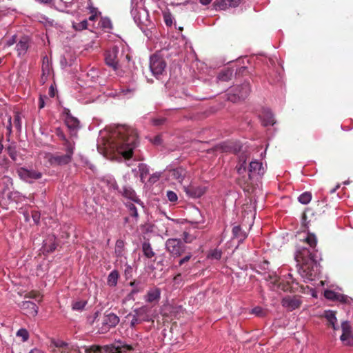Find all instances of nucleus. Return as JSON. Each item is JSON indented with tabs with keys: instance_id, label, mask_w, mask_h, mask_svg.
<instances>
[{
	"instance_id": "obj_56",
	"label": "nucleus",
	"mask_w": 353,
	"mask_h": 353,
	"mask_svg": "<svg viewBox=\"0 0 353 353\" xmlns=\"http://www.w3.org/2000/svg\"><path fill=\"white\" fill-rule=\"evenodd\" d=\"M54 346L58 348H65L68 346V343L63 341L58 340L57 341L53 342Z\"/></svg>"
},
{
	"instance_id": "obj_55",
	"label": "nucleus",
	"mask_w": 353,
	"mask_h": 353,
	"mask_svg": "<svg viewBox=\"0 0 353 353\" xmlns=\"http://www.w3.org/2000/svg\"><path fill=\"white\" fill-rule=\"evenodd\" d=\"M151 141L154 145H161L162 143L161 135L159 134V135L155 136L152 139H151Z\"/></svg>"
},
{
	"instance_id": "obj_1",
	"label": "nucleus",
	"mask_w": 353,
	"mask_h": 353,
	"mask_svg": "<svg viewBox=\"0 0 353 353\" xmlns=\"http://www.w3.org/2000/svg\"><path fill=\"white\" fill-rule=\"evenodd\" d=\"M137 129L126 125H118L101 134L97 148L101 154H133L139 145Z\"/></svg>"
},
{
	"instance_id": "obj_7",
	"label": "nucleus",
	"mask_w": 353,
	"mask_h": 353,
	"mask_svg": "<svg viewBox=\"0 0 353 353\" xmlns=\"http://www.w3.org/2000/svg\"><path fill=\"white\" fill-rule=\"evenodd\" d=\"M248 171V177L245 183L248 185L254 178H261L264 175L266 171V165H263V163L259 161H252L249 163Z\"/></svg>"
},
{
	"instance_id": "obj_44",
	"label": "nucleus",
	"mask_w": 353,
	"mask_h": 353,
	"mask_svg": "<svg viewBox=\"0 0 353 353\" xmlns=\"http://www.w3.org/2000/svg\"><path fill=\"white\" fill-rule=\"evenodd\" d=\"M338 293L330 290H326L324 292V296L325 299L330 300V301H335L336 299Z\"/></svg>"
},
{
	"instance_id": "obj_21",
	"label": "nucleus",
	"mask_w": 353,
	"mask_h": 353,
	"mask_svg": "<svg viewBox=\"0 0 353 353\" xmlns=\"http://www.w3.org/2000/svg\"><path fill=\"white\" fill-rule=\"evenodd\" d=\"M183 189L184 192L188 196L194 199L202 196L206 191V188L205 187L194 186L192 185L184 186Z\"/></svg>"
},
{
	"instance_id": "obj_52",
	"label": "nucleus",
	"mask_w": 353,
	"mask_h": 353,
	"mask_svg": "<svg viewBox=\"0 0 353 353\" xmlns=\"http://www.w3.org/2000/svg\"><path fill=\"white\" fill-rule=\"evenodd\" d=\"M183 281V279L181 273H178L173 278V282L174 285H180L182 283Z\"/></svg>"
},
{
	"instance_id": "obj_37",
	"label": "nucleus",
	"mask_w": 353,
	"mask_h": 353,
	"mask_svg": "<svg viewBox=\"0 0 353 353\" xmlns=\"http://www.w3.org/2000/svg\"><path fill=\"white\" fill-rule=\"evenodd\" d=\"M305 241L310 246V249L308 248L310 251L313 252L314 250H317L316 249L317 239L314 234L308 233L307 236L305 239Z\"/></svg>"
},
{
	"instance_id": "obj_13",
	"label": "nucleus",
	"mask_w": 353,
	"mask_h": 353,
	"mask_svg": "<svg viewBox=\"0 0 353 353\" xmlns=\"http://www.w3.org/2000/svg\"><path fill=\"white\" fill-rule=\"evenodd\" d=\"M301 303L302 301L299 296L288 295L281 300L282 306L290 312L300 307Z\"/></svg>"
},
{
	"instance_id": "obj_36",
	"label": "nucleus",
	"mask_w": 353,
	"mask_h": 353,
	"mask_svg": "<svg viewBox=\"0 0 353 353\" xmlns=\"http://www.w3.org/2000/svg\"><path fill=\"white\" fill-rule=\"evenodd\" d=\"M125 242L123 240L118 239L116 241L114 253L117 258L121 257L124 254Z\"/></svg>"
},
{
	"instance_id": "obj_43",
	"label": "nucleus",
	"mask_w": 353,
	"mask_h": 353,
	"mask_svg": "<svg viewBox=\"0 0 353 353\" xmlns=\"http://www.w3.org/2000/svg\"><path fill=\"white\" fill-rule=\"evenodd\" d=\"M87 304L86 301L80 300L72 303V308L73 310L82 311Z\"/></svg>"
},
{
	"instance_id": "obj_20",
	"label": "nucleus",
	"mask_w": 353,
	"mask_h": 353,
	"mask_svg": "<svg viewBox=\"0 0 353 353\" xmlns=\"http://www.w3.org/2000/svg\"><path fill=\"white\" fill-rule=\"evenodd\" d=\"M161 294V289L157 287H154L147 292L146 294L144 296V300L148 303H153L155 305L160 301Z\"/></svg>"
},
{
	"instance_id": "obj_6",
	"label": "nucleus",
	"mask_w": 353,
	"mask_h": 353,
	"mask_svg": "<svg viewBox=\"0 0 353 353\" xmlns=\"http://www.w3.org/2000/svg\"><path fill=\"white\" fill-rule=\"evenodd\" d=\"M250 92V85L248 82H244L242 85L235 87L228 94V99L233 103L239 100H243L248 97Z\"/></svg>"
},
{
	"instance_id": "obj_45",
	"label": "nucleus",
	"mask_w": 353,
	"mask_h": 353,
	"mask_svg": "<svg viewBox=\"0 0 353 353\" xmlns=\"http://www.w3.org/2000/svg\"><path fill=\"white\" fill-rule=\"evenodd\" d=\"M172 176L174 179L181 181L184 179L183 170L179 168L173 170Z\"/></svg>"
},
{
	"instance_id": "obj_23",
	"label": "nucleus",
	"mask_w": 353,
	"mask_h": 353,
	"mask_svg": "<svg viewBox=\"0 0 353 353\" xmlns=\"http://www.w3.org/2000/svg\"><path fill=\"white\" fill-rule=\"evenodd\" d=\"M130 285L132 287V289L126 296L128 300H134V296L145 290V284L141 281L134 280L130 283Z\"/></svg>"
},
{
	"instance_id": "obj_15",
	"label": "nucleus",
	"mask_w": 353,
	"mask_h": 353,
	"mask_svg": "<svg viewBox=\"0 0 353 353\" xmlns=\"http://www.w3.org/2000/svg\"><path fill=\"white\" fill-rule=\"evenodd\" d=\"M342 334L340 337L342 342L346 345H353V333L352 332V327L349 321H343L341 323Z\"/></svg>"
},
{
	"instance_id": "obj_40",
	"label": "nucleus",
	"mask_w": 353,
	"mask_h": 353,
	"mask_svg": "<svg viewBox=\"0 0 353 353\" xmlns=\"http://www.w3.org/2000/svg\"><path fill=\"white\" fill-rule=\"evenodd\" d=\"M312 199V194L310 192H304L299 195L298 201L304 205H306L310 202Z\"/></svg>"
},
{
	"instance_id": "obj_64",
	"label": "nucleus",
	"mask_w": 353,
	"mask_h": 353,
	"mask_svg": "<svg viewBox=\"0 0 353 353\" xmlns=\"http://www.w3.org/2000/svg\"><path fill=\"white\" fill-rule=\"evenodd\" d=\"M93 348L94 350V353H103V346L99 345H93Z\"/></svg>"
},
{
	"instance_id": "obj_62",
	"label": "nucleus",
	"mask_w": 353,
	"mask_h": 353,
	"mask_svg": "<svg viewBox=\"0 0 353 353\" xmlns=\"http://www.w3.org/2000/svg\"><path fill=\"white\" fill-rule=\"evenodd\" d=\"M17 37L15 35L12 36V37L10 39H8L7 41H6V46H12L14 43H17Z\"/></svg>"
},
{
	"instance_id": "obj_61",
	"label": "nucleus",
	"mask_w": 353,
	"mask_h": 353,
	"mask_svg": "<svg viewBox=\"0 0 353 353\" xmlns=\"http://www.w3.org/2000/svg\"><path fill=\"white\" fill-rule=\"evenodd\" d=\"M32 219L35 224H38L40 220V214L37 212H34L32 214Z\"/></svg>"
},
{
	"instance_id": "obj_53",
	"label": "nucleus",
	"mask_w": 353,
	"mask_h": 353,
	"mask_svg": "<svg viewBox=\"0 0 353 353\" xmlns=\"http://www.w3.org/2000/svg\"><path fill=\"white\" fill-rule=\"evenodd\" d=\"M252 313L256 314L257 316H263L264 315V311L261 307H255L252 309Z\"/></svg>"
},
{
	"instance_id": "obj_12",
	"label": "nucleus",
	"mask_w": 353,
	"mask_h": 353,
	"mask_svg": "<svg viewBox=\"0 0 353 353\" xmlns=\"http://www.w3.org/2000/svg\"><path fill=\"white\" fill-rule=\"evenodd\" d=\"M14 127L17 133H20L21 132L22 128V121H21V114L19 112H15L13 116V118L9 117L8 120V125L6 126L7 129V137H10L12 132V128Z\"/></svg>"
},
{
	"instance_id": "obj_57",
	"label": "nucleus",
	"mask_w": 353,
	"mask_h": 353,
	"mask_svg": "<svg viewBox=\"0 0 353 353\" xmlns=\"http://www.w3.org/2000/svg\"><path fill=\"white\" fill-rule=\"evenodd\" d=\"M139 170L141 172V174H147L148 173V169L145 164L139 163Z\"/></svg>"
},
{
	"instance_id": "obj_54",
	"label": "nucleus",
	"mask_w": 353,
	"mask_h": 353,
	"mask_svg": "<svg viewBox=\"0 0 353 353\" xmlns=\"http://www.w3.org/2000/svg\"><path fill=\"white\" fill-rule=\"evenodd\" d=\"M183 239L184 240V243H191L193 241L194 237L190 235L187 232H184L183 233Z\"/></svg>"
},
{
	"instance_id": "obj_38",
	"label": "nucleus",
	"mask_w": 353,
	"mask_h": 353,
	"mask_svg": "<svg viewBox=\"0 0 353 353\" xmlns=\"http://www.w3.org/2000/svg\"><path fill=\"white\" fill-rule=\"evenodd\" d=\"M125 205L128 210L129 214L137 221L139 218V213L137 207L134 205V204L130 202L125 203Z\"/></svg>"
},
{
	"instance_id": "obj_48",
	"label": "nucleus",
	"mask_w": 353,
	"mask_h": 353,
	"mask_svg": "<svg viewBox=\"0 0 353 353\" xmlns=\"http://www.w3.org/2000/svg\"><path fill=\"white\" fill-rule=\"evenodd\" d=\"M163 19L167 26H172V16L170 12L163 13Z\"/></svg>"
},
{
	"instance_id": "obj_16",
	"label": "nucleus",
	"mask_w": 353,
	"mask_h": 353,
	"mask_svg": "<svg viewBox=\"0 0 353 353\" xmlns=\"http://www.w3.org/2000/svg\"><path fill=\"white\" fill-rule=\"evenodd\" d=\"M119 49L117 47L105 52V61L107 65L112 68L114 71L119 68V59L117 54Z\"/></svg>"
},
{
	"instance_id": "obj_51",
	"label": "nucleus",
	"mask_w": 353,
	"mask_h": 353,
	"mask_svg": "<svg viewBox=\"0 0 353 353\" xmlns=\"http://www.w3.org/2000/svg\"><path fill=\"white\" fill-rule=\"evenodd\" d=\"M335 301L342 303H346L348 301V297L345 294L338 293Z\"/></svg>"
},
{
	"instance_id": "obj_25",
	"label": "nucleus",
	"mask_w": 353,
	"mask_h": 353,
	"mask_svg": "<svg viewBox=\"0 0 353 353\" xmlns=\"http://www.w3.org/2000/svg\"><path fill=\"white\" fill-rule=\"evenodd\" d=\"M30 39L28 37H22L19 41L17 42L16 50L19 56L23 55L26 53L29 48Z\"/></svg>"
},
{
	"instance_id": "obj_22",
	"label": "nucleus",
	"mask_w": 353,
	"mask_h": 353,
	"mask_svg": "<svg viewBox=\"0 0 353 353\" xmlns=\"http://www.w3.org/2000/svg\"><path fill=\"white\" fill-rule=\"evenodd\" d=\"M57 135L62 141L63 150L67 154H72L74 150V142L73 140L66 139L63 132L59 129L57 130Z\"/></svg>"
},
{
	"instance_id": "obj_24",
	"label": "nucleus",
	"mask_w": 353,
	"mask_h": 353,
	"mask_svg": "<svg viewBox=\"0 0 353 353\" xmlns=\"http://www.w3.org/2000/svg\"><path fill=\"white\" fill-rule=\"evenodd\" d=\"M50 164L52 166L63 165L71 161L72 156H46Z\"/></svg>"
},
{
	"instance_id": "obj_35",
	"label": "nucleus",
	"mask_w": 353,
	"mask_h": 353,
	"mask_svg": "<svg viewBox=\"0 0 353 353\" xmlns=\"http://www.w3.org/2000/svg\"><path fill=\"white\" fill-rule=\"evenodd\" d=\"M119 277V272L116 270H112L108 276V285L110 287L117 285Z\"/></svg>"
},
{
	"instance_id": "obj_29",
	"label": "nucleus",
	"mask_w": 353,
	"mask_h": 353,
	"mask_svg": "<svg viewBox=\"0 0 353 353\" xmlns=\"http://www.w3.org/2000/svg\"><path fill=\"white\" fill-rule=\"evenodd\" d=\"M111 157L109 159L110 161H116L118 162H123L128 166H131L136 161L143 160V159H133L134 156H110Z\"/></svg>"
},
{
	"instance_id": "obj_11",
	"label": "nucleus",
	"mask_w": 353,
	"mask_h": 353,
	"mask_svg": "<svg viewBox=\"0 0 353 353\" xmlns=\"http://www.w3.org/2000/svg\"><path fill=\"white\" fill-rule=\"evenodd\" d=\"M135 316L138 317L143 322H154V315L152 307L144 305L133 310Z\"/></svg>"
},
{
	"instance_id": "obj_50",
	"label": "nucleus",
	"mask_w": 353,
	"mask_h": 353,
	"mask_svg": "<svg viewBox=\"0 0 353 353\" xmlns=\"http://www.w3.org/2000/svg\"><path fill=\"white\" fill-rule=\"evenodd\" d=\"M141 323H142V321L138 317L135 316V314L134 313L132 315V319L130 321V327L132 329L135 328L138 324H140Z\"/></svg>"
},
{
	"instance_id": "obj_33",
	"label": "nucleus",
	"mask_w": 353,
	"mask_h": 353,
	"mask_svg": "<svg viewBox=\"0 0 353 353\" xmlns=\"http://www.w3.org/2000/svg\"><path fill=\"white\" fill-rule=\"evenodd\" d=\"M246 156H240L239 161L236 166L237 173L239 175H243L247 172V163L245 159Z\"/></svg>"
},
{
	"instance_id": "obj_59",
	"label": "nucleus",
	"mask_w": 353,
	"mask_h": 353,
	"mask_svg": "<svg viewBox=\"0 0 353 353\" xmlns=\"http://www.w3.org/2000/svg\"><path fill=\"white\" fill-rule=\"evenodd\" d=\"M45 99H47L46 96L40 95L39 99V108L42 109L45 106Z\"/></svg>"
},
{
	"instance_id": "obj_4",
	"label": "nucleus",
	"mask_w": 353,
	"mask_h": 353,
	"mask_svg": "<svg viewBox=\"0 0 353 353\" xmlns=\"http://www.w3.org/2000/svg\"><path fill=\"white\" fill-rule=\"evenodd\" d=\"M268 266L269 262L265 260L260 264H259L258 268L260 270L265 271V272L263 273L264 279L267 281H270L271 290H276L277 289H281L284 291L288 290V287L283 285L281 283L279 282L280 278L275 272L268 273L266 272L267 270H268Z\"/></svg>"
},
{
	"instance_id": "obj_58",
	"label": "nucleus",
	"mask_w": 353,
	"mask_h": 353,
	"mask_svg": "<svg viewBox=\"0 0 353 353\" xmlns=\"http://www.w3.org/2000/svg\"><path fill=\"white\" fill-rule=\"evenodd\" d=\"M165 121V118H158V119H154L152 120V123L154 125L158 126L163 125Z\"/></svg>"
},
{
	"instance_id": "obj_31",
	"label": "nucleus",
	"mask_w": 353,
	"mask_h": 353,
	"mask_svg": "<svg viewBox=\"0 0 353 353\" xmlns=\"http://www.w3.org/2000/svg\"><path fill=\"white\" fill-rule=\"evenodd\" d=\"M324 317L334 330L339 328V326H336L337 319L336 316V312L332 310H326L325 311Z\"/></svg>"
},
{
	"instance_id": "obj_63",
	"label": "nucleus",
	"mask_w": 353,
	"mask_h": 353,
	"mask_svg": "<svg viewBox=\"0 0 353 353\" xmlns=\"http://www.w3.org/2000/svg\"><path fill=\"white\" fill-rule=\"evenodd\" d=\"M97 18V11L93 8L91 10V15L89 17L88 19L90 21H95Z\"/></svg>"
},
{
	"instance_id": "obj_30",
	"label": "nucleus",
	"mask_w": 353,
	"mask_h": 353,
	"mask_svg": "<svg viewBox=\"0 0 353 353\" xmlns=\"http://www.w3.org/2000/svg\"><path fill=\"white\" fill-rule=\"evenodd\" d=\"M232 238L238 239L239 243H243L248 236L247 233L242 230L240 225L234 226L232 228Z\"/></svg>"
},
{
	"instance_id": "obj_28",
	"label": "nucleus",
	"mask_w": 353,
	"mask_h": 353,
	"mask_svg": "<svg viewBox=\"0 0 353 353\" xmlns=\"http://www.w3.org/2000/svg\"><path fill=\"white\" fill-rule=\"evenodd\" d=\"M260 119L262 125L264 127L268 125H273L275 123V120L273 114L269 110H264L260 116Z\"/></svg>"
},
{
	"instance_id": "obj_14",
	"label": "nucleus",
	"mask_w": 353,
	"mask_h": 353,
	"mask_svg": "<svg viewBox=\"0 0 353 353\" xmlns=\"http://www.w3.org/2000/svg\"><path fill=\"white\" fill-rule=\"evenodd\" d=\"M118 345L111 344L103 346V353H125L134 350L133 347L130 345L123 344L121 342H118Z\"/></svg>"
},
{
	"instance_id": "obj_42",
	"label": "nucleus",
	"mask_w": 353,
	"mask_h": 353,
	"mask_svg": "<svg viewBox=\"0 0 353 353\" xmlns=\"http://www.w3.org/2000/svg\"><path fill=\"white\" fill-rule=\"evenodd\" d=\"M72 27L77 31H81L88 28V23L86 19H84L79 23L73 22Z\"/></svg>"
},
{
	"instance_id": "obj_8",
	"label": "nucleus",
	"mask_w": 353,
	"mask_h": 353,
	"mask_svg": "<svg viewBox=\"0 0 353 353\" xmlns=\"http://www.w3.org/2000/svg\"><path fill=\"white\" fill-rule=\"evenodd\" d=\"M167 250L174 257L180 256L186 250V245L179 239H168L165 242Z\"/></svg>"
},
{
	"instance_id": "obj_46",
	"label": "nucleus",
	"mask_w": 353,
	"mask_h": 353,
	"mask_svg": "<svg viewBox=\"0 0 353 353\" xmlns=\"http://www.w3.org/2000/svg\"><path fill=\"white\" fill-rule=\"evenodd\" d=\"M17 336L21 337L23 341H26L29 338V334L26 329L21 328L17 332Z\"/></svg>"
},
{
	"instance_id": "obj_34",
	"label": "nucleus",
	"mask_w": 353,
	"mask_h": 353,
	"mask_svg": "<svg viewBox=\"0 0 353 353\" xmlns=\"http://www.w3.org/2000/svg\"><path fill=\"white\" fill-rule=\"evenodd\" d=\"M233 70L230 68L222 70L218 75V79L221 81H228L231 79Z\"/></svg>"
},
{
	"instance_id": "obj_27",
	"label": "nucleus",
	"mask_w": 353,
	"mask_h": 353,
	"mask_svg": "<svg viewBox=\"0 0 353 353\" xmlns=\"http://www.w3.org/2000/svg\"><path fill=\"white\" fill-rule=\"evenodd\" d=\"M239 2L240 0H216L214 6L216 10H225L230 7L238 6Z\"/></svg>"
},
{
	"instance_id": "obj_10",
	"label": "nucleus",
	"mask_w": 353,
	"mask_h": 353,
	"mask_svg": "<svg viewBox=\"0 0 353 353\" xmlns=\"http://www.w3.org/2000/svg\"><path fill=\"white\" fill-rule=\"evenodd\" d=\"M17 172L21 179L30 183H33L35 180L41 179L43 176V174L41 172L27 167L19 168L17 170Z\"/></svg>"
},
{
	"instance_id": "obj_17",
	"label": "nucleus",
	"mask_w": 353,
	"mask_h": 353,
	"mask_svg": "<svg viewBox=\"0 0 353 353\" xmlns=\"http://www.w3.org/2000/svg\"><path fill=\"white\" fill-rule=\"evenodd\" d=\"M18 305L23 310V314L28 317H34L38 314L39 307L34 302L24 301Z\"/></svg>"
},
{
	"instance_id": "obj_39",
	"label": "nucleus",
	"mask_w": 353,
	"mask_h": 353,
	"mask_svg": "<svg viewBox=\"0 0 353 353\" xmlns=\"http://www.w3.org/2000/svg\"><path fill=\"white\" fill-rule=\"evenodd\" d=\"M23 196L17 191H12L8 193L7 198L10 202H20Z\"/></svg>"
},
{
	"instance_id": "obj_9",
	"label": "nucleus",
	"mask_w": 353,
	"mask_h": 353,
	"mask_svg": "<svg viewBox=\"0 0 353 353\" xmlns=\"http://www.w3.org/2000/svg\"><path fill=\"white\" fill-rule=\"evenodd\" d=\"M165 67L166 63L162 57L155 54L151 56L150 68L157 79H160V77L163 75L165 72Z\"/></svg>"
},
{
	"instance_id": "obj_60",
	"label": "nucleus",
	"mask_w": 353,
	"mask_h": 353,
	"mask_svg": "<svg viewBox=\"0 0 353 353\" xmlns=\"http://www.w3.org/2000/svg\"><path fill=\"white\" fill-rule=\"evenodd\" d=\"M248 72L247 68L245 66H242L239 68L236 71V74L240 76L243 75L245 73Z\"/></svg>"
},
{
	"instance_id": "obj_2",
	"label": "nucleus",
	"mask_w": 353,
	"mask_h": 353,
	"mask_svg": "<svg viewBox=\"0 0 353 353\" xmlns=\"http://www.w3.org/2000/svg\"><path fill=\"white\" fill-rule=\"evenodd\" d=\"M295 259L300 264V275L307 281L315 280L320 273L321 253L318 250L312 252L307 248L302 247L296 250Z\"/></svg>"
},
{
	"instance_id": "obj_32",
	"label": "nucleus",
	"mask_w": 353,
	"mask_h": 353,
	"mask_svg": "<svg viewBox=\"0 0 353 353\" xmlns=\"http://www.w3.org/2000/svg\"><path fill=\"white\" fill-rule=\"evenodd\" d=\"M141 249L144 256H145L147 259H151L155 256V252L153 251V249L149 241H144L142 243Z\"/></svg>"
},
{
	"instance_id": "obj_18",
	"label": "nucleus",
	"mask_w": 353,
	"mask_h": 353,
	"mask_svg": "<svg viewBox=\"0 0 353 353\" xmlns=\"http://www.w3.org/2000/svg\"><path fill=\"white\" fill-rule=\"evenodd\" d=\"M119 194L123 197L133 201L140 205H143L141 200L137 196L134 190L130 185H124L119 190Z\"/></svg>"
},
{
	"instance_id": "obj_26",
	"label": "nucleus",
	"mask_w": 353,
	"mask_h": 353,
	"mask_svg": "<svg viewBox=\"0 0 353 353\" xmlns=\"http://www.w3.org/2000/svg\"><path fill=\"white\" fill-rule=\"evenodd\" d=\"M65 123L70 130L72 136L77 135V131L79 128V121L77 118L73 116H69L67 119H65Z\"/></svg>"
},
{
	"instance_id": "obj_41",
	"label": "nucleus",
	"mask_w": 353,
	"mask_h": 353,
	"mask_svg": "<svg viewBox=\"0 0 353 353\" xmlns=\"http://www.w3.org/2000/svg\"><path fill=\"white\" fill-rule=\"evenodd\" d=\"M192 254L189 253L188 254H187L186 256H185L184 257H183L182 259H181L179 260V266H183V265H185L182 268V270L183 272H188V270L190 269V268L185 264L190 261V259L192 258Z\"/></svg>"
},
{
	"instance_id": "obj_19",
	"label": "nucleus",
	"mask_w": 353,
	"mask_h": 353,
	"mask_svg": "<svg viewBox=\"0 0 353 353\" xmlns=\"http://www.w3.org/2000/svg\"><path fill=\"white\" fill-rule=\"evenodd\" d=\"M58 245L57 237L54 234H48L43 241L42 250L43 254L53 252Z\"/></svg>"
},
{
	"instance_id": "obj_5",
	"label": "nucleus",
	"mask_w": 353,
	"mask_h": 353,
	"mask_svg": "<svg viewBox=\"0 0 353 353\" xmlns=\"http://www.w3.org/2000/svg\"><path fill=\"white\" fill-rule=\"evenodd\" d=\"M242 145L239 141H228L225 142H223L210 150H208V152H214L216 154H222V153H234L237 154L241 152H245L242 150Z\"/></svg>"
},
{
	"instance_id": "obj_47",
	"label": "nucleus",
	"mask_w": 353,
	"mask_h": 353,
	"mask_svg": "<svg viewBox=\"0 0 353 353\" xmlns=\"http://www.w3.org/2000/svg\"><path fill=\"white\" fill-rule=\"evenodd\" d=\"M166 196L169 201L175 203L178 200V196L174 191L168 190L166 192Z\"/></svg>"
},
{
	"instance_id": "obj_49",
	"label": "nucleus",
	"mask_w": 353,
	"mask_h": 353,
	"mask_svg": "<svg viewBox=\"0 0 353 353\" xmlns=\"http://www.w3.org/2000/svg\"><path fill=\"white\" fill-rule=\"evenodd\" d=\"M25 298L27 299H36L40 298V294L38 292L35 291H31L28 293H26L24 296Z\"/></svg>"
},
{
	"instance_id": "obj_3",
	"label": "nucleus",
	"mask_w": 353,
	"mask_h": 353,
	"mask_svg": "<svg viewBox=\"0 0 353 353\" xmlns=\"http://www.w3.org/2000/svg\"><path fill=\"white\" fill-rule=\"evenodd\" d=\"M119 317L113 312L106 311L101 319L97 321V327L99 334H106L119 323Z\"/></svg>"
}]
</instances>
